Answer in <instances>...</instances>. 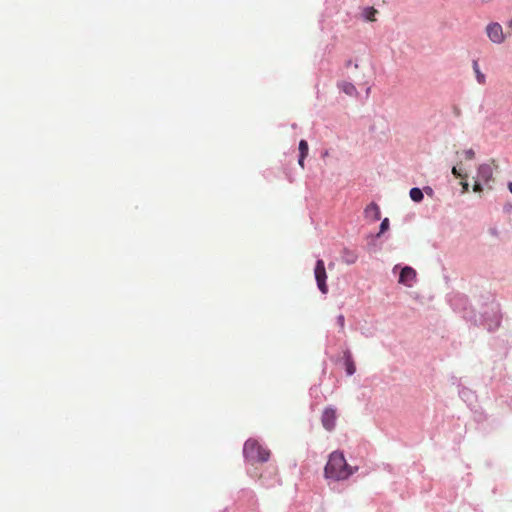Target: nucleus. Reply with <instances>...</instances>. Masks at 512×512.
Wrapping results in <instances>:
<instances>
[{"instance_id": "f257e3e1", "label": "nucleus", "mask_w": 512, "mask_h": 512, "mask_svg": "<svg viewBox=\"0 0 512 512\" xmlns=\"http://www.w3.org/2000/svg\"><path fill=\"white\" fill-rule=\"evenodd\" d=\"M355 470L356 469L348 465L342 452L334 451L329 455L328 462L324 469V475L327 479L340 481L347 479Z\"/></svg>"}, {"instance_id": "f03ea898", "label": "nucleus", "mask_w": 512, "mask_h": 512, "mask_svg": "<svg viewBox=\"0 0 512 512\" xmlns=\"http://www.w3.org/2000/svg\"><path fill=\"white\" fill-rule=\"evenodd\" d=\"M246 460L251 463L266 462L270 457V451L259 444L255 439H248L243 448Z\"/></svg>"}, {"instance_id": "7ed1b4c3", "label": "nucleus", "mask_w": 512, "mask_h": 512, "mask_svg": "<svg viewBox=\"0 0 512 512\" xmlns=\"http://www.w3.org/2000/svg\"><path fill=\"white\" fill-rule=\"evenodd\" d=\"M314 275H315V279H316L317 286H318L319 290L323 294H326L328 292V286L326 284L327 273H326L325 264H324L323 260L319 259L316 262L315 269H314Z\"/></svg>"}, {"instance_id": "20e7f679", "label": "nucleus", "mask_w": 512, "mask_h": 512, "mask_svg": "<svg viewBox=\"0 0 512 512\" xmlns=\"http://www.w3.org/2000/svg\"><path fill=\"white\" fill-rule=\"evenodd\" d=\"M486 33L489 39L497 44L502 43L505 39L502 26L499 23H493L488 25L486 28Z\"/></svg>"}, {"instance_id": "39448f33", "label": "nucleus", "mask_w": 512, "mask_h": 512, "mask_svg": "<svg viewBox=\"0 0 512 512\" xmlns=\"http://www.w3.org/2000/svg\"><path fill=\"white\" fill-rule=\"evenodd\" d=\"M321 422L326 430L332 431L336 425V410L331 407L326 408L322 413Z\"/></svg>"}, {"instance_id": "423d86ee", "label": "nucleus", "mask_w": 512, "mask_h": 512, "mask_svg": "<svg viewBox=\"0 0 512 512\" xmlns=\"http://www.w3.org/2000/svg\"><path fill=\"white\" fill-rule=\"evenodd\" d=\"M415 278L416 271L413 268L406 266L400 272L399 283L410 287L412 286V283L414 282Z\"/></svg>"}, {"instance_id": "0eeeda50", "label": "nucleus", "mask_w": 512, "mask_h": 512, "mask_svg": "<svg viewBox=\"0 0 512 512\" xmlns=\"http://www.w3.org/2000/svg\"><path fill=\"white\" fill-rule=\"evenodd\" d=\"M365 216L367 218H370L372 219L373 221H378L380 220L381 218V211H380V208L379 206L376 204V203H370L366 208H365Z\"/></svg>"}, {"instance_id": "6e6552de", "label": "nucleus", "mask_w": 512, "mask_h": 512, "mask_svg": "<svg viewBox=\"0 0 512 512\" xmlns=\"http://www.w3.org/2000/svg\"><path fill=\"white\" fill-rule=\"evenodd\" d=\"M345 368L348 375H353L356 371L355 363L352 359V355L349 351L344 353Z\"/></svg>"}, {"instance_id": "1a4fd4ad", "label": "nucleus", "mask_w": 512, "mask_h": 512, "mask_svg": "<svg viewBox=\"0 0 512 512\" xmlns=\"http://www.w3.org/2000/svg\"><path fill=\"white\" fill-rule=\"evenodd\" d=\"M357 254L354 251L345 249L343 251L342 259L347 264H353L357 261Z\"/></svg>"}, {"instance_id": "9d476101", "label": "nucleus", "mask_w": 512, "mask_h": 512, "mask_svg": "<svg viewBox=\"0 0 512 512\" xmlns=\"http://www.w3.org/2000/svg\"><path fill=\"white\" fill-rule=\"evenodd\" d=\"M378 11L374 7H366L363 9L362 15L364 19L370 22L376 21L375 15Z\"/></svg>"}, {"instance_id": "9b49d317", "label": "nucleus", "mask_w": 512, "mask_h": 512, "mask_svg": "<svg viewBox=\"0 0 512 512\" xmlns=\"http://www.w3.org/2000/svg\"><path fill=\"white\" fill-rule=\"evenodd\" d=\"M340 87L342 91L349 96H354L357 94V90L352 83L344 82Z\"/></svg>"}, {"instance_id": "f8f14e48", "label": "nucleus", "mask_w": 512, "mask_h": 512, "mask_svg": "<svg viewBox=\"0 0 512 512\" xmlns=\"http://www.w3.org/2000/svg\"><path fill=\"white\" fill-rule=\"evenodd\" d=\"M409 195L414 202H420L423 199V192L419 188H412Z\"/></svg>"}, {"instance_id": "ddd939ff", "label": "nucleus", "mask_w": 512, "mask_h": 512, "mask_svg": "<svg viewBox=\"0 0 512 512\" xmlns=\"http://www.w3.org/2000/svg\"><path fill=\"white\" fill-rule=\"evenodd\" d=\"M308 151H309V147H308L307 141L301 140L299 142V152H300L299 156H301V158H306L308 155Z\"/></svg>"}, {"instance_id": "4468645a", "label": "nucleus", "mask_w": 512, "mask_h": 512, "mask_svg": "<svg viewBox=\"0 0 512 512\" xmlns=\"http://www.w3.org/2000/svg\"><path fill=\"white\" fill-rule=\"evenodd\" d=\"M481 173H482V180H485L487 182V181H489V179L492 176V169L489 166H487V167L482 166Z\"/></svg>"}, {"instance_id": "2eb2a0df", "label": "nucleus", "mask_w": 512, "mask_h": 512, "mask_svg": "<svg viewBox=\"0 0 512 512\" xmlns=\"http://www.w3.org/2000/svg\"><path fill=\"white\" fill-rule=\"evenodd\" d=\"M452 173L455 177L460 178V179H464V178L468 177L467 173H462V168L458 167V166H454L452 168Z\"/></svg>"}, {"instance_id": "dca6fc26", "label": "nucleus", "mask_w": 512, "mask_h": 512, "mask_svg": "<svg viewBox=\"0 0 512 512\" xmlns=\"http://www.w3.org/2000/svg\"><path fill=\"white\" fill-rule=\"evenodd\" d=\"M389 228V219L388 218H385L382 220L381 224H380V231H379V234H382L384 233L385 231H387Z\"/></svg>"}, {"instance_id": "f3484780", "label": "nucleus", "mask_w": 512, "mask_h": 512, "mask_svg": "<svg viewBox=\"0 0 512 512\" xmlns=\"http://www.w3.org/2000/svg\"><path fill=\"white\" fill-rule=\"evenodd\" d=\"M463 157L465 160H472L475 158V152L472 149L465 150L463 152Z\"/></svg>"}, {"instance_id": "a211bd4d", "label": "nucleus", "mask_w": 512, "mask_h": 512, "mask_svg": "<svg viewBox=\"0 0 512 512\" xmlns=\"http://www.w3.org/2000/svg\"><path fill=\"white\" fill-rule=\"evenodd\" d=\"M467 178L461 179L460 184L462 186V193H466L469 190V184L466 180Z\"/></svg>"}, {"instance_id": "6ab92c4d", "label": "nucleus", "mask_w": 512, "mask_h": 512, "mask_svg": "<svg viewBox=\"0 0 512 512\" xmlns=\"http://www.w3.org/2000/svg\"><path fill=\"white\" fill-rule=\"evenodd\" d=\"M337 323L340 327V329L343 331L344 330V327H345V318H344V315H339L337 317Z\"/></svg>"}, {"instance_id": "aec40b11", "label": "nucleus", "mask_w": 512, "mask_h": 512, "mask_svg": "<svg viewBox=\"0 0 512 512\" xmlns=\"http://www.w3.org/2000/svg\"><path fill=\"white\" fill-rule=\"evenodd\" d=\"M473 68H474L477 80L480 81V70L478 68V62L477 61L473 62Z\"/></svg>"}, {"instance_id": "412c9836", "label": "nucleus", "mask_w": 512, "mask_h": 512, "mask_svg": "<svg viewBox=\"0 0 512 512\" xmlns=\"http://www.w3.org/2000/svg\"><path fill=\"white\" fill-rule=\"evenodd\" d=\"M473 190L475 192H480V182L478 181H475L474 185H473Z\"/></svg>"}, {"instance_id": "4be33fe9", "label": "nucleus", "mask_w": 512, "mask_h": 512, "mask_svg": "<svg viewBox=\"0 0 512 512\" xmlns=\"http://www.w3.org/2000/svg\"><path fill=\"white\" fill-rule=\"evenodd\" d=\"M304 161H305V158H301V156H299L298 163H299L301 168H304Z\"/></svg>"}, {"instance_id": "5701e85b", "label": "nucleus", "mask_w": 512, "mask_h": 512, "mask_svg": "<svg viewBox=\"0 0 512 512\" xmlns=\"http://www.w3.org/2000/svg\"><path fill=\"white\" fill-rule=\"evenodd\" d=\"M508 189H509L510 193L512 194V182L508 183Z\"/></svg>"}, {"instance_id": "b1692460", "label": "nucleus", "mask_w": 512, "mask_h": 512, "mask_svg": "<svg viewBox=\"0 0 512 512\" xmlns=\"http://www.w3.org/2000/svg\"><path fill=\"white\" fill-rule=\"evenodd\" d=\"M428 194L432 193V189L430 187H427L424 189Z\"/></svg>"}, {"instance_id": "393cba45", "label": "nucleus", "mask_w": 512, "mask_h": 512, "mask_svg": "<svg viewBox=\"0 0 512 512\" xmlns=\"http://www.w3.org/2000/svg\"><path fill=\"white\" fill-rule=\"evenodd\" d=\"M508 27L512 29V18L510 19V21L508 22Z\"/></svg>"}]
</instances>
